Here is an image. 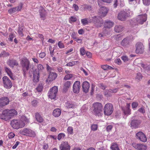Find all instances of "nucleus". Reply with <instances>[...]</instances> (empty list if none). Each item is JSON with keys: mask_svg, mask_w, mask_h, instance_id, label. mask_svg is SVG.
<instances>
[{"mask_svg": "<svg viewBox=\"0 0 150 150\" xmlns=\"http://www.w3.org/2000/svg\"><path fill=\"white\" fill-rule=\"evenodd\" d=\"M104 70H106L108 69H111L112 67L108 65H103L101 67Z\"/></svg>", "mask_w": 150, "mask_h": 150, "instance_id": "obj_53", "label": "nucleus"}, {"mask_svg": "<svg viewBox=\"0 0 150 150\" xmlns=\"http://www.w3.org/2000/svg\"><path fill=\"white\" fill-rule=\"evenodd\" d=\"M35 118L37 121L40 123H41L43 121V118L38 113H36Z\"/></svg>", "mask_w": 150, "mask_h": 150, "instance_id": "obj_35", "label": "nucleus"}, {"mask_svg": "<svg viewBox=\"0 0 150 150\" xmlns=\"http://www.w3.org/2000/svg\"><path fill=\"white\" fill-rule=\"evenodd\" d=\"M137 138L140 141L145 142L147 140V139L145 134L142 132H140L136 134Z\"/></svg>", "mask_w": 150, "mask_h": 150, "instance_id": "obj_16", "label": "nucleus"}, {"mask_svg": "<svg viewBox=\"0 0 150 150\" xmlns=\"http://www.w3.org/2000/svg\"><path fill=\"white\" fill-rule=\"evenodd\" d=\"M23 28L22 27H19L18 30V33L19 35L21 36L22 37L23 36Z\"/></svg>", "mask_w": 150, "mask_h": 150, "instance_id": "obj_40", "label": "nucleus"}, {"mask_svg": "<svg viewBox=\"0 0 150 150\" xmlns=\"http://www.w3.org/2000/svg\"><path fill=\"white\" fill-rule=\"evenodd\" d=\"M7 64L11 67H13L14 66H17L18 64L16 61L14 59H9Z\"/></svg>", "mask_w": 150, "mask_h": 150, "instance_id": "obj_28", "label": "nucleus"}, {"mask_svg": "<svg viewBox=\"0 0 150 150\" xmlns=\"http://www.w3.org/2000/svg\"><path fill=\"white\" fill-rule=\"evenodd\" d=\"M20 132L21 134L23 135L29 136L32 137H35L36 135L35 132L34 131L27 128L24 129L22 130H21Z\"/></svg>", "mask_w": 150, "mask_h": 150, "instance_id": "obj_10", "label": "nucleus"}, {"mask_svg": "<svg viewBox=\"0 0 150 150\" xmlns=\"http://www.w3.org/2000/svg\"><path fill=\"white\" fill-rule=\"evenodd\" d=\"M98 128V125H93L91 126V129L93 131L96 130Z\"/></svg>", "mask_w": 150, "mask_h": 150, "instance_id": "obj_54", "label": "nucleus"}, {"mask_svg": "<svg viewBox=\"0 0 150 150\" xmlns=\"http://www.w3.org/2000/svg\"><path fill=\"white\" fill-rule=\"evenodd\" d=\"M121 61L120 59L119 58L117 59L115 61V63L119 65H120L121 64Z\"/></svg>", "mask_w": 150, "mask_h": 150, "instance_id": "obj_62", "label": "nucleus"}, {"mask_svg": "<svg viewBox=\"0 0 150 150\" xmlns=\"http://www.w3.org/2000/svg\"><path fill=\"white\" fill-rule=\"evenodd\" d=\"M58 91V88L57 86H54L50 89L48 93V96L51 99H54L56 97Z\"/></svg>", "mask_w": 150, "mask_h": 150, "instance_id": "obj_9", "label": "nucleus"}, {"mask_svg": "<svg viewBox=\"0 0 150 150\" xmlns=\"http://www.w3.org/2000/svg\"><path fill=\"white\" fill-rule=\"evenodd\" d=\"M147 15L146 13L139 15L137 16L136 21L138 24H143L147 20Z\"/></svg>", "mask_w": 150, "mask_h": 150, "instance_id": "obj_11", "label": "nucleus"}, {"mask_svg": "<svg viewBox=\"0 0 150 150\" xmlns=\"http://www.w3.org/2000/svg\"><path fill=\"white\" fill-rule=\"evenodd\" d=\"M4 86L5 88L9 89L12 86V83L10 80L7 76H5L3 78Z\"/></svg>", "mask_w": 150, "mask_h": 150, "instance_id": "obj_12", "label": "nucleus"}, {"mask_svg": "<svg viewBox=\"0 0 150 150\" xmlns=\"http://www.w3.org/2000/svg\"><path fill=\"white\" fill-rule=\"evenodd\" d=\"M76 18L74 16H71L69 19V22L71 23L72 22H76Z\"/></svg>", "mask_w": 150, "mask_h": 150, "instance_id": "obj_43", "label": "nucleus"}, {"mask_svg": "<svg viewBox=\"0 0 150 150\" xmlns=\"http://www.w3.org/2000/svg\"><path fill=\"white\" fill-rule=\"evenodd\" d=\"M138 111L139 112L142 113L144 114L145 113V111L144 109V108L143 107H141L139 109Z\"/></svg>", "mask_w": 150, "mask_h": 150, "instance_id": "obj_59", "label": "nucleus"}, {"mask_svg": "<svg viewBox=\"0 0 150 150\" xmlns=\"http://www.w3.org/2000/svg\"><path fill=\"white\" fill-rule=\"evenodd\" d=\"M103 110L105 115H110L113 111L112 105L110 103H107L105 105Z\"/></svg>", "mask_w": 150, "mask_h": 150, "instance_id": "obj_8", "label": "nucleus"}, {"mask_svg": "<svg viewBox=\"0 0 150 150\" xmlns=\"http://www.w3.org/2000/svg\"><path fill=\"white\" fill-rule=\"evenodd\" d=\"M11 125L13 128L18 129L24 126L25 124L21 120L13 119L11 121Z\"/></svg>", "mask_w": 150, "mask_h": 150, "instance_id": "obj_4", "label": "nucleus"}, {"mask_svg": "<svg viewBox=\"0 0 150 150\" xmlns=\"http://www.w3.org/2000/svg\"><path fill=\"white\" fill-rule=\"evenodd\" d=\"M138 103L136 102H133L132 104V106L133 109L136 108L138 105Z\"/></svg>", "mask_w": 150, "mask_h": 150, "instance_id": "obj_47", "label": "nucleus"}, {"mask_svg": "<svg viewBox=\"0 0 150 150\" xmlns=\"http://www.w3.org/2000/svg\"><path fill=\"white\" fill-rule=\"evenodd\" d=\"M65 106L67 108H74L76 107V104H72L70 102H68L65 104Z\"/></svg>", "mask_w": 150, "mask_h": 150, "instance_id": "obj_34", "label": "nucleus"}, {"mask_svg": "<svg viewBox=\"0 0 150 150\" xmlns=\"http://www.w3.org/2000/svg\"><path fill=\"white\" fill-rule=\"evenodd\" d=\"M38 101L36 100H34L31 101V105L34 107H36L38 105Z\"/></svg>", "mask_w": 150, "mask_h": 150, "instance_id": "obj_41", "label": "nucleus"}, {"mask_svg": "<svg viewBox=\"0 0 150 150\" xmlns=\"http://www.w3.org/2000/svg\"><path fill=\"white\" fill-rule=\"evenodd\" d=\"M135 52L137 54H142L144 51V47L141 42H137L135 45Z\"/></svg>", "mask_w": 150, "mask_h": 150, "instance_id": "obj_13", "label": "nucleus"}, {"mask_svg": "<svg viewBox=\"0 0 150 150\" xmlns=\"http://www.w3.org/2000/svg\"><path fill=\"white\" fill-rule=\"evenodd\" d=\"M74 76V75L71 74H67L64 77L63 80L66 81L71 80Z\"/></svg>", "mask_w": 150, "mask_h": 150, "instance_id": "obj_36", "label": "nucleus"}, {"mask_svg": "<svg viewBox=\"0 0 150 150\" xmlns=\"http://www.w3.org/2000/svg\"><path fill=\"white\" fill-rule=\"evenodd\" d=\"M46 54L44 52H42L40 53L39 57L41 58H43L45 56Z\"/></svg>", "mask_w": 150, "mask_h": 150, "instance_id": "obj_58", "label": "nucleus"}, {"mask_svg": "<svg viewBox=\"0 0 150 150\" xmlns=\"http://www.w3.org/2000/svg\"><path fill=\"white\" fill-rule=\"evenodd\" d=\"M46 69L48 72L50 73V72H52L51 71L53 70V69L52 68L50 67L48 65V64H46Z\"/></svg>", "mask_w": 150, "mask_h": 150, "instance_id": "obj_48", "label": "nucleus"}, {"mask_svg": "<svg viewBox=\"0 0 150 150\" xmlns=\"http://www.w3.org/2000/svg\"><path fill=\"white\" fill-rule=\"evenodd\" d=\"M17 115V112L14 109H6L3 110L2 113L0 115V118L5 121H7Z\"/></svg>", "mask_w": 150, "mask_h": 150, "instance_id": "obj_1", "label": "nucleus"}, {"mask_svg": "<svg viewBox=\"0 0 150 150\" xmlns=\"http://www.w3.org/2000/svg\"><path fill=\"white\" fill-rule=\"evenodd\" d=\"M112 128V126L111 125H109L106 128L107 131L109 132L111 130Z\"/></svg>", "mask_w": 150, "mask_h": 150, "instance_id": "obj_63", "label": "nucleus"}, {"mask_svg": "<svg viewBox=\"0 0 150 150\" xmlns=\"http://www.w3.org/2000/svg\"><path fill=\"white\" fill-rule=\"evenodd\" d=\"M93 111L94 114L98 116H101L102 114L103 106L101 103L96 102L93 105Z\"/></svg>", "mask_w": 150, "mask_h": 150, "instance_id": "obj_3", "label": "nucleus"}, {"mask_svg": "<svg viewBox=\"0 0 150 150\" xmlns=\"http://www.w3.org/2000/svg\"><path fill=\"white\" fill-rule=\"evenodd\" d=\"M83 91L85 93H87L89 91L90 85L88 82L87 81L83 82L82 85Z\"/></svg>", "mask_w": 150, "mask_h": 150, "instance_id": "obj_24", "label": "nucleus"}, {"mask_svg": "<svg viewBox=\"0 0 150 150\" xmlns=\"http://www.w3.org/2000/svg\"><path fill=\"white\" fill-rule=\"evenodd\" d=\"M130 104L127 103L125 107H122V110L124 114L126 115H129L131 114V110L130 109Z\"/></svg>", "mask_w": 150, "mask_h": 150, "instance_id": "obj_19", "label": "nucleus"}, {"mask_svg": "<svg viewBox=\"0 0 150 150\" xmlns=\"http://www.w3.org/2000/svg\"><path fill=\"white\" fill-rule=\"evenodd\" d=\"M5 70L10 78L12 80H14L15 79V77L13 75L10 69L7 67H5Z\"/></svg>", "mask_w": 150, "mask_h": 150, "instance_id": "obj_29", "label": "nucleus"}, {"mask_svg": "<svg viewBox=\"0 0 150 150\" xmlns=\"http://www.w3.org/2000/svg\"><path fill=\"white\" fill-rule=\"evenodd\" d=\"M142 78V74L140 73H138L137 74L136 79L138 81H140Z\"/></svg>", "mask_w": 150, "mask_h": 150, "instance_id": "obj_44", "label": "nucleus"}, {"mask_svg": "<svg viewBox=\"0 0 150 150\" xmlns=\"http://www.w3.org/2000/svg\"><path fill=\"white\" fill-rule=\"evenodd\" d=\"M40 18L42 20H45L47 15V12L44 8L42 7H40L39 10Z\"/></svg>", "mask_w": 150, "mask_h": 150, "instance_id": "obj_23", "label": "nucleus"}, {"mask_svg": "<svg viewBox=\"0 0 150 150\" xmlns=\"http://www.w3.org/2000/svg\"><path fill=\"white\" fill-rule=\"evenodd\" d=\"M108 12V9L105 7L102 6L101 7L100 9V14L102 17L105 16L106 15Z\"/></svg>", "mask_w": 150, "mask_h": 150, "instance_id": "obj_25", "label": "nucleus"}, {"mask_svg": "<svg viewBox=\"0 0 150 150\" xmlns=\"http://www.w3.org/2000/svg\"><path fill=\"white\" fill-rule=\"evenodd\" d=\"M61 110L58 108L55 109L53 112V115L55 117H58L61 114Z\"/></svg>", "mask_w": 150, "mask_h": 150, "instance_id": "obj_33", "label": "nucleus"}, {"mask_svg": "<svg viewBox=\"0 0 150 150\" xmlns=\"http://www.w3.org/2000/svg\"><path fill=\"white\" fill-rule=\"evenodd\" d=\"M3 57H6L9 55V54L8 52H6L5 51L2 52Z\"/></svg>", "mask_w": 150, "mask_h": 150, "instance_id": "obj_60", "label": "nucleus"}, {"mask_svg": "<svg viewBox=\"0 0 150 150\" xmlns=\"http://www.w3.org/2000/svg\"><path fill=\"white\" fill-rule=\"evenodd\" d=\"M112 150H120L118 146L116 143H113L110 147Z\"/></svg>", "mask_w": 150, "mask_h": 150, "instance_id": "obj_38", "label": "nucleus"}, {"mask_svg": "<svg viewBox=\"0 0 150 150\" xmlns=\"http://www.w3.org/2000/svg\"><path fill=\"white\" fill-rule=\"evenodd\" d=\"M68 132L69 134H71L73 133V129L72 127H69L67 128Z\"/></svg>", "mask_w": 150, "mask_h": 150, "instance_id": "obj_49", "label": "nucleus"}, {"mask_svg": "<svg viewBox=\"0 0 150 150\" xmlns=\"http://www.w3.org/2000/svg\"><path fill=\"white\" fill-rule=\"evenodd\" d=\"M48 144L46 143H44L42 145V149L44 150H47L48 148Z\"/></svg>", "mask_w": 150, "mask_h": 150, "instance_id": "obj_56", "label": "nucleus"}, {"mask_svg": "<svg viewBox=\"0 0 150 150\" xmlns=\"http://www.w3.org/2000/svg\"><path fill=\"white\" fill-rule=\"evenodd\" d=\"M132 146L138 150H146L147 148L146 145L134 143L132 144Z\"/></svg>", "mask_w": 150, "mask_h": 150, "instance_id": "obj_17", "label": "nucleus"}, {"mask_svg": "<svg viewBox=\"0 0 150 150\" xmlns=\"http://www.w3.org/2000/svg\"><path fill=\"white\" fill-rule=\"evenodd\" d=\"M65 135L64 134L61 133L59 134L57 136V139L59 140H60L61 139L64 138L65 136Z\"/></svg>", "mask_w": 150, "mask_h": 150, "instance_id": "obj_45", "label": "nucleus"}, {"mask_svg": "<svg viewBox=\"0 0 150 150\" xmlns=\"http://www.w3.org/2000/svg\"><path fill=\"white\" fill-rule=\"evenodd\" d=\"M132 14V12L129 9H126L121 11L117 15L118 20L122 21L126 20L127 18Z\"/></svg>", "mask_w": 150, "mask_h": 150, "instance_id": "obj_2", "label": "nucleus"}, {"mask_svg": "<svg viewBox=\"0 0 150 150\" xmlns=\"http://www.w3.org/2000/svg\"><path fill=\"white\" fill-rule=\"evenodd\" d=\"M38 69H35L33 72V81L34 82H37L39 81L40 78V73L39 70H42L44 69L43 66L39 64L38 65Z\"/></svg>", "mask_w": 150, "mask_h": 150, "instance_id": "obj_6", "label": "nucleus"}, {"mask_svg": "<svg viewBox=\"0 0 150 150\" xmlns=\"http://www.w3.org/2000/svg\"><path fill=\"white\" fill-rule=\"evenodd\" d=\"M114 30L116 32L120 33L123 30V27L121 25H116L115 26Z\"/></svg>", "mask_w": 150, "mask_h": 150, "instance_id": "obj_32", "label": "nucleus"}, {"mask_svg": "<svg viewBox=\"0 0 150 150\" xmlns=\"http://www.w3.org/2000/svg\"><path fill=\"white\" fill-rule=\"evenodd\" d=\"M60 149L61 150H70V146L69 145L68 142H62L61 144Z\"/></svg>", "mask_w": 150, "mask_h": 150, "instance_id": "obj_22", "label": "nucleus"}, {"mask_svg": "<svg viewBox=\"0 0 150 150\" xmlns=\"http://www.w3.org/2000/svg\"><path fill=\"white\" fill-rule=\"evenodd\" d=\"M10 100L8 98L6 97H4L0 98V107H3L9 104Z\"/></svg>", "mask_w": 150, "mask_h": 150, "instance_id": "obj_15", "label": "nucleus"}, {"mask_svg": "<svg viewBox=\"0 0 150 150\" xmlns=\"http://www.w3.org/2000/svg\"><path fill=\"white\" fill-rule=\"evenodd\" d=\"M79 63V62L77 61H74L70 62L66 64V66L71 67Z\"/></svg>", "mask_w": 150, "mask_h": 150, "instance_id": "obj_37", "label": "nucleus"}, {"mask_svg": "<svg viewBox=\"0 0 150 150\" xmlns=\"http://www.w3.org/2000/svg\"><path fill=\"white\" fill-rule=\"evenodd\" d=\"M22 4H21L18 6L11 8L8 10V13L11 14L17 11H20L22 8Z\"/></svg>", "mask_w": 150, "mask_h": 150, "instance_id": "obj_20", "label": "nucleus"}, {"mask_svg": "<svg viewBox=\"0 0 150 150\" xmlns=\"http://www.w3.org/2000/svg\"><path fill=\"white\" fill-rule=\"evenodd\" d=\"M121 45L124 47H128L130 45V42L128 38H124L121 42Z\"/></svg>", "mask_w": 150, "mask_h": 150, "instance_id": "obj_27", "label": "nucleus"}, {"mask_svg": "<svg viewBox=\"0 0 150 150\" xmlns=\"http://www.w3.org/2000/svg\"><path fill=\"white\" fill-rule=\"evenodd\" d=\"M121 59L125 62L128 61L129 60L128 57L126 56H122Z\"/></svg>", "mask_w": 150, "mask_h": 150, "instance_id": "obj_55", "label": "nucleus"}, {"mask_svg": "<svg viewBox=\"0 0 150 150\" xmlns=\"http://www.w3.org/2000/svg\"><path fill=\"white\" fill-rule=\"evenodd\" d=\"M117 91V89L115 88L114 90L109 89L105 92V95L107 97H109L111 95V93H116Z\"/></svg>", "mask_w": 150, "mask_h": 150, "instance_id": "obj_30", "label": "nucleus"}, {"mask_svg": "<svg viewBox=\"0 0 150 150\" xmlns=\"http://www.w3.org/2000/svg\"><path fill=\"white\" fill-rule=\"evenodd\" d=\"M21 119L24 121L25 122H29V120L24 115H23L21 117Z\"/></svg>", "mask_w": 150, "mask_h": 150, "instance_id": "obj_57", "label": "nucleus"}, {"mask_svg": "<svg viewBox=\"0 0 150 150\" xmlns=\"http://www.w3.org/2000/svg\"><path fill=\"white\" fill-rule=\"evenodd\" d=\"M71 82L69 81H65L63 84V91L66 92L70 88L71 85Z\"/></svg>", "mask_w": 150, "mask_h": 150, "instance_id": "obj_26", "label": "nucleus"}, {"mask_svg": "<svg viewBox=\"0 0 150 150\" xmlns=\"http://www.w3.org/2000/svg\"><path fill=\"white\" fill-rule=\"evenodd\" d=\"M58 46L60 49H63L65 47V46L61 41H59L57 44Z\"/></svg>", "mask_w": 150, "mask_h": 150, "instance_id": "obj_42", "label": "nucleus"}, {"mask_svg": "<svg viewBox=\"0 0 150 150\" xmlns=\"http://www.w3.org/2000/svg\"><path fill=\"white\" fill-rule=\"evenodd\" d=\"M80 82L79 81H76L73 85V91L74 93H78L79 91L80 86Z\"/></svg>", "mask_w": 150, "mask_h": 150, "instance_id": "obj_18", "label": "nucleus"}, {"mask_svg": "<svg viewBox=\"0 0 150 150\" xmlns=\"http://www.w3.org/2000/svg\"><path fill=\"white\" fill-rule=\"evenodd\" d=\"M43 86L42 83L39 84L36 89L38 92H41L43 89Z\"/></svg>", "mask_w": 150, "mask_h": 150, "instance_id": "obj_39", "label": "nucleus"}, {"mask_svg": "<svg viewBox=\"0 0 150 150\" xmlns=\"http://www.w3.org/2000/svg\"><path fill=\"white\" fill-rule=\"evenodd\" d=\"M80 54L82 56L84 55L86 53V51L83 47L81 48L80 49Z\"/></svg>", "mask_w": 150, "mask_h": 150, "instance_id": "obj_50", "label": "nucleus"}, {"mask_svg": "<svg viewBox=\"0 0 150 150\" xmlns=\"http://www.w3.org/2000/svg\"><path fill=\"white\" fill-rule=\"evenodd\" d=\"M21 63L23 68V75L25 76L26 74V71L28 70L30 67V62L27 58H24L21 59Z\"/></svg>", "mask_w": 150, "mask_h": 150, "instance_id": "obj_5", "label": "nucleus"}, {"mask_svg": "<svg viewBox=\"0 0 150 150\" xmlns=\"http://www.w3.org/2000/svg\"><path fill=\"white\" fill-rule=\"evenodd\" d=\"M92 18L93 25L96 27L98 28L103 25V21L100 17L95 16L92 17Z\"/></svg>", "mask_w": 150, "mask_h": 150, "instance_id": "obj_7", "label": "nucleus"}, {"mask_svg": "<svg viewBox=\"0 0 150 150\" xmlns=\"http://www.w3.org/2000/svg\"><path fill=\"white\" fill-rule=\"evenodd\" d=\"M19 144V142H16L15 143V144L12 147V148L13 149H16L18 144Z\"/></svg>", "mask_w": 150, "mask_h": 150, "instance_id": "obj_64", "label": "nucleus"}, {"mask_svg": "<svg viewBox=\"0 0 150 150\" xmlns=\"http://www.w3.org/2000/svg\"><path fill=\"white\" fill-rule=\"evenodd\" d=\"M15 136V134L11 132L10 133L8 134V137L9 138L11 139L14 137Z\"/></svg>", "mask_w": 150, "mask_h": 150, "instance_id": "obj_61", "label": "nucleus"}, {"mask_svg": "<svg viewBox=\"0 0 150 150\" xmlns=\"http://www.w3.org/2000/svg\"><path fill=\"white\" fill-rule=\"evenodd\" d=\"M49 75L47 79L46 80V82L49 83L54 80L57 76V74L54 72H50L49 73Z\"/></svg>", "mask_w": 150, "mask_h": 150, "instance_id": "obj_14", "label": "nucleus"}, {"mask_svg": "<svg viewBox=\"0 0 150 150\" xmlns=\"http://www.w3.org/2000/svg\"><path fill=\"white\" fill-rule=\"evenodd\" d=\"M9 37L8 39L9 41L12 42L13 38L15 37V35L14 33H12L9 35Z\"/></svg>", "mask_w": 150, "mask_h": 150, "instance_id": "obj_46", "label": "nucleus"}, {"mask_svg": "<svg viewBox=\"0 0 150 150\" xmlns=\"http://www.w3.org/2000/svg\"><path fill=\"white\" fill-rule=\"evenodd\" d=\"M143 4L145 6H149L150 4V0H142Z\"/></svg>", "mask_w": 150, "mask_h": 150, "instance_id": "obj_51", "label": "nucleus"}, {"mask_svg": "<svg viewBox=\"0 0 150 150\" xmlns=\"http://www.w3.org/2000/svg\"><path fill=\"white\" fill-rule=\"evenodd\" d=\"M142 122L140 120H131V127L132 128H137L139 127Z\"/></svg>", "mask_w": 150, "mask_h": 150, "instance_id": "obj_21", "label": "nucleus"}, {"mask_svg": "<svg viewBox=\"0 0 150 150\" xmlns=\"http://www.w3.org/2000/svg\"><path fill=\"white\" fill-rule=\"evenodd\" d=\"M114 25V23L110 21H106L104 23V27L105 28H110L112 27Z\"/></svg>", "mask_w": 150, "mask_h": 150, "instance_id": "obj_31", "label": "nucleus"}, {"mask_svg": "<svg viewBox=\"0 0 150 150\" xmlns=\"http://www.w3.org/2000/svg\"><path fill=\"white\" fill-rule=\"evenodd\" d=\"M81 22L83 25H86L88 23L87 19L86 18L82 19L81 20Z\"/></svg>", "mask_w": 150, "mask_h": 150, "instance_id": "obj_52", "label": "nucleus"}]
</instances>
